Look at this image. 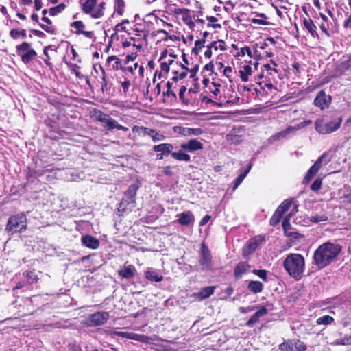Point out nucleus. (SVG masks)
Returning <instances> with one entry per match:
<instances>
[{
  "instance_id": "obj_1",
  "label": "nucleus",
  "mask_w": 351,
  "mask_h": 351,
  "mask_svg": "<svg viewBox=\"0 0 351 351\" xmlns=\"http://www.w3.org/2000/svg\"><path fill=\"white\" fill-rule=\"evenodd\" d=\"M341 252V246L331 242L319 245L313 254V264L322 269L335 261Z\"/></svg>"
},
{
  "instance_id": "obj_2",
  "label": "nucleus",
  "mask_w": 351,
  "mask_h": 351,
  "mask_svg": "<svg viewBox=\"0 0 351 351\" xmlns=\"http://www.w3.org/2000/svg\"><path fill=\"white\" fill-rule=\"evenodd\" d=\"M283 266L290 276L299 280L304 271V258L300 254H289L284 260Z\"/></svg>"
},
{
  "instance_id": "obj_3",
  "label": "nucleus",
  "mask_w": 351,
  "mask_h": 351,
  "mask_svg": "<svg viewBox=\"0 0 351 351\" xmlns=\"http://www.w3.org/2000/svg\"><path fill=\"white\" fill-rule=\"evenodd\" d=\"M81 3L82 10L84 13L89 14L93 19H100L104 14L106 3L104 1L98 2L97 0H85Z\"/></svg>"
},
{
  "instance_id": "obj_4",
  "label": "nucleus",
  "mask_w": 351,
  "mask_h": 351,
  "mask_svg": "<svg viewBox=\"0 0 351 351\" xmlns=\"http://www.w3.org/2000/svg\"><path fill=\"white\" fill-rule=\"evenodd\" d=\"M342 123L341 117H336L330 121L317 119L315 122V130L321 134H328L336 132Z\"/></svg>"
},
{
  "instance_id": "obj_5",
  "label": "nucleus",
  "mask_w": 351,
  "mask_h": 351,
  "mask_svg": "<svg viewBox=\"0 0 351 351\" xmlns=\"http://www.w3.org/2000/svg\"><path fill=\"white\" fill-rule=\"evenodd\" d=\"M138 186L134 184L130 185L125 192L123 198L119 204L118 211L121 213L131 210L135 206V197Z\"/></svg>"
},
{
  "instance_id": "obj_6",
  "label": "nucleus",
  "mask_w": 351,
  "mask_h": 351,
  "mask_svg": "<svg viewBox=\"0 0 351 351\" xmlns=\"http://www.w3.org/2000/svg\"><path fill=\"white\" fill-rule=\"evenodd\" d=\"M27 228V217L25 214L19 213L11 216L5 228V230L14 232H22Z\"/></svg>"
},
{
  "instance_id": "obj_7",
  "label": "nucleus",
  "mask_w": 351,
  "mask_h": 351,
  "mask_svg": "<svg viewBox=\"0 0 351 351\" xmlns=\"http://www.w3.org/2000/svg\"><path fill=\"white\" fill-rule=\"evenodd\" d=\"M16 53L25 64L32 62L37 55L35 50L31 48L30 45L27 42H23L16 46Z\"/></svg>"
},
{
  "instance_id": "obj_8",
  "label": "nucleus",
  "mask_w": 351,
  "mask_h": 351,
  "mask_svg": "<svg viewBox=\"0 0 351 351\" xmlns=\"http://www.w3.org/2000/svg\"><path fill=\"white\" fill-rule=\"evenodd\" d=\"M279 349L282 351H304L306 346L300 339H292L280 343Z\"/></svg>"
},
{
  "instance_id": "obj_9",
  "label": "nucleus",
  "mask_w": 351,
  "mask_h": 351,
  "mask_svg": "<svg viewBox=\"0 0 351 351\" xmlns=\"http://www.w3.org/2000/svg\"><path fill=\"white\" fill-rule=\"evenodd\" d=\"M199 263L203 269H210L212 267L211 252L208 246L202 243L199 252Z\"/></svg>"
},
{
  "instance_id": "obj_10",
  "label": "nucleus",
  "mask_w": 351,
  "mask_h": 351,
  "mask_svg": "<svg viewBox=\"0 0 351 351\" xmlns=\"http://www.w3.org/2000/svg\"><path fill=\"white\" fill-rule=\"evenodd\" d=\"M305 125L306 124L304 123H301L295 126H289L285 130L279 132L271 136L268 141L270 143H272L276 141L287 138L291 134H294L296 131L304 128Z\"/></svg>"
},
{
  "instance_id": "obj_11",
  "label": "nucleus",
  "mask_w": 351,
  "mask_h": 351,
  "mask_svg": "<svg viewBox=\"0 0 351 351\" xmlns=\"http://www.w3.org/2000/svg\"><path fill=\"white\" fill-rule=\"evenodd\" d=\"M109 314L107 312H97L88 315L86 323L90 326H100L107 322Z\"/></svg>"
},
{
  "instance_id": "obj_12",
  "label": "nucleus",
  "mask_w": 351,
  "mask_h": 351,
  "mask_svg": "<svg viewBox=\"0 0 351 351\" xmlns=\"http://www.w3.org/2000/svg\"><path fill=\"white\" fill-rule=\"evenodd\" d=\"M326 154L324 153L322 155H321L317 160L315 161V162L311 166V167L308 171L306 175L305 176L303 183L307 184L310 182V180L316 175V173L319 171V170L321 169L323 160L326 157Z\"/></svg>"
},
{
  "instance_id": "obj_13",
  "label": "nucleus",
  "mask_w": 351,
  "mask_h": 351,
  "mask_svg": "<svg viewBox=\"0 0 351 351\" xmlns=\"http://www.w3.org/2000/svg\"><path fill=\"white\" fill-rule=\"evenodd\" d=\"M176 217L178 222L182 226H193L195 222V217L191 211L178 213Z\"/></svg>"
},
{
  "instance_id": "obj_14",
  "label": "nucleus",
  "mask_w": 351,
  "mask_h": 351,
  "mask_svg": "<svg viewBox=\"0 0 351 351\" xmlns=\"http://www.w3.org/2000/svg\"><path fill=\"white\" fill-rule=\"evenodd\" d=\"M331 98L330 96L326 95L325 92L321 90L317 95L314 104L316 106L319 107L321 109L327 108L330 103Z\"/></svg>"
},
{
  "instance_id": "obj_15",
  "label": "nucleus",
  "mask_w": 351,
  "mask_h": 351,
  "mask_svg": "<svg viewBox=\"0 0 351 351\" xmlns=\"http://www.w3.org/2000/svg\"><path fill=\"white\" fill-rule=\"evenodd\" d=\"M174 131L183 136H199L203 133L201 128H190L186 127L177 126L174 128Z\"/></svg>"
},
{
  "instance_id": "obj_16",
  "label": "nucleus",
  "mask_w": 351,
  "mask_h": 351,
  "mask_svg": "<svg viewBox=\"0 0 351 351\" xmlns=\"http://www.w3.org/2000/svg\"><path fill=\"white\" fill-rule=\"evenodd\" d=\"M180 147L184 151L191 152L202 149L203 144L197 139H191L188 142L181 144Z\"/></svg>"
},
{
  "instance_id": "obj_17",
  "label": "nucleus",
  "mask_w": 351,
  "mask_h": 351,
  "mask_svg": "<svg viewBox=\"0 0 351 351\" xmlns=\"http://www.w3.org/2000/svg\"><path fill=\"white\" fill-rule=\"evenodd\" d=\"M250 269V265L246 262H240L234 268V274L237 279L242 277Z\"/></svg>"
},
{
  "instance_id": "obj_18",
  "label": "nucleus",
  "mask_w": 351,
  "mask_h": 351,
  "mask_svg": "<svg viewBox=\"0 0 351 351\" xmlns=\"http://www.w3.org/2000/svg\"><path fill=\"white\" fill-rule=\"evenodd\" d=\"M82 243L86 247L91 249H97L99 245V240L90 235H85L82 237Z\"/></svg>"
},
{
  "instance_id": "obj_19",
  "label": "nucleus",
  "mask_w": 351,
  "mask_h": 351,
  "mask_svg": "<svg viewBox=\"0 0 351 351\" xmlns=\"http://www.w3.org/2000/svg\"><path fill=\"white\" fill-rule=\"evenodd\" d=\"M267 313V309L265 306H262L258 311H257L247 322L246 325L249 327H252L256 323H257L261 317Z\"/></svg>"
},
{
  "instance_id": "obj_20",
  "label": "nucleus",
  "mask_w": 351,
  "mask_h": 351,
  "mask_svg": "<svg viewBox=\"0 0 351 351\" xmlns=\"http://www.w3.org/2000/svg\"><path fill=\"white\" fill-rule=\"evenodd\" d=\"M153 149L155 152H160L165 156L173 153V146L170 143H162L160 145H154Z\"/></svg>"
},
{
  "instance_id": "obj_21",
  "label": "nucleus",
  "mask_w": 351,
  "mask_h": 351,
  "mask_svg": "<svg viewBox=\"0 0 351 351\" xmlns=\"http://www.w3.org/2000/svg\"><path fill=\"white\" fill-rule=\"evenodd\" d=\"M273 64L274 66H271L269 64H264L262 69V73L260 75V77H269V76H274V75L277 73L276 69L274 66H276V64L274 61H271Z\"/></svg>"
},
{
  "instance_id": "obj_22",
  "label": "nucleus",
  "mask_w": 351,
  "mask_h": 351,
  "mask_svg": "<svg viewBox=\"0 0 351 351\" xmlns=\"http://www.w3.org/2000/svg\"><path fill=\"white\" fill-rule=\"evenodd\" d=\"M135 267L133 265L124 266L118 271L119 276L123 278H130L134 276Z\"/></svg>"
},
{
  "instance_id": "obj_23",
  "label": "nucleus",
  "mask_w": 351,
  "mask_h": 351,
  "mask_svg": "<svg viewBox=\"0 0 351 351\" xmlns=\"http://www.w3.org/2000/svg\"><path fill=\"white\" fill-rule=\"evenodd\" d=\"M132 130L134 133H136L138 135L142 136H149L154 133V130L138 125H134L132 128Z\"/></svg>"
},
{
  "instance_id": "obj_24",
  "label": "nucleus",
  "mask_w": 351,
  "mask_h": 351,
  "mask_svg": "<svg viewBox=\"0 0 351 351\" xmlns=\"http://www.w3.org/2000/svg\"><path fill=\"white\" fill-rule=\"evenodd\" d=\"M180 66L182 67V71H173V75L171 77V80L173 82H178V81L184 79L187 75L188 68L186 67L183 64H180Z\"/></svg>"
},
{
  "instance_id": "obj_25",
  "label": "nucleus",
  "mask_w": 351,
  "mask_h": 351,
  "mask_svg": "<svg viewBox=\"0 0 351 351\" xmlns=\"http://www.w3.org/2000/svg\"><path fill=\"white\" fill-rule=\"evenodd\" d=\"M215 287L208 286L202 288L199 293H197V297L199 300H204L210 297L215 291Z\"/></svg>"
},
{
  "instance_id": "obj_26",
  "label": "nucleus",
  "mask_w": 351,
  "mask_h": 351,
  "mask_svg": "<svg viewBox=\"0 0 351 351\" xmlns=\"http://www.w3.org/2000/svg\"><path fill=\"white\" fill-rule=\"evenodd\" d=\"M106 65L110 69L117 70L121 66V60L115 56H109L107 59Z\"/></svg>"
},
{
  "instance_id": "obj_27",
  "label": "nucleus",
  "mask_w": 351,
  "mask_h": 351,
  "mask_svg": "<svg viewBox=\"0 0 351 351\" xmlns=\"http://www.w3.org/2000/svg\"><path fill=\"white\" fill-rule=\"evenodd\" d=\"M236 129L231 130L226 136L227 140L233 144H239L242 142L243 138L241 135H237Z\"/></svg>"
},
{
  "instance_id": "obj_28",
  "label": "nucleus",
  "mask_w": 351,
  "mask_h": 351,
  "mask_svg": "<svg viewBox=\"0 0 351 351\" xmlns=\"http://www.w3.org/2000/svg\"><path fill=\"white\" fill-rule=\"evenodd\" d=\"M10 36L14 40H16L20 38H25L27 37V32L24 29L14 28L10 30Z\"/></svg>"
},
{
  "instance_id": "obj_29",
  "label": "nucleus",
  "mask_w": 351,
  "mask_h": 351,
  "mask_svg": "<svg viewBox=\"0 0 351 351\" xmlns=\"http://www.w3.org/2000/svg\"><path fill=\"white\" fill-rule=\"evenodd\" d=\"M252 165L248 164L247 168L242 173L239 174V176L237 178V179L234 181V186L233 187V191H234L243 181L245 178L247 176L248 173L252 169Z\"/></svg>"
},
{
  "instance_id": "obj_30",
  "label": "nucleus",
  "mask_w": 351,
  "mask_h": 351,
  "mask_svg": "<svg viewBox=\"0 0 351 351\" xmlns=\"http://www.w3.org/2000/svg\"><path fill=\"white\" fill-rule=\"evenodd\" d=\"M247 289L253 293H258L263 291V285L259 281L252 280L249 282Z\"/></svg>"
},
{
  "instance_id": "obj_31",
  "label": "nucleus",
  "mask_w": 351,
  "mask_h": 351,
  "mask_svg": "<svg viewBox=\"0 0 351 351\" xmlns=\"http://www.w3.org/2000/svg\"><path fill=\"white\" fill-rule=\"evenodd\" d=\"M173 158L180 161L189 162L191 160V156L188 154L183 152L182 150L178 152H173L171 153Z\"/></svg>"
},
{
  "instance_id": "obj_32",
  "label": "nucleus",
  "mask_w": 351,
  "mask_h": 351,
  "mask_svg": "<svg viewBox=\"0 0 351 351\" xmlns=\"http://www.w3.org/2000/svg\"><path fill=\"white\" fill-rule=\"evenodd\" d=\"M42 21H44L45 23H46L47 25L40 24V27L49 34H56L55 28L51 25H49L51 24V23H52L51 21L46 16H43Z\"/></svg>"
},
{
  "instance_id": "obj_33",
  "label": "nucleus",
  "mask_w": 351,
  "mask_h": 351,
  "mask_svg": "<svg viewBox=\"0 0 351 351\" xmlns=\"http://www.w3.org/2000/svg\"><path fill=\"white\" fill-rule=\"evenodd\" d=\"M145 278L150 280L154 282H160L162 280V276L161 275H159L156 271L154 270H148L145 272Z\"/></svg>"
},
{
  "instance_id": "obj_34",
  "label": "nucleus",
  "mask_w": 351,
  "mask_h": 351,
  "mask_svg": "<svg viewBox=\"0 0 351 351\" xmlns=\"http://www.w3.org/2000/svg\"><path fill=\"white\" fill-rule=\"evenodd\" d=\"M292 213H290L288 216H287L284 220L282 221V228L285 232V234L287 236H292L293 232L290 231L291 230V224H290V218L291 217Z\"/></svg>"
},
{
  "instance_id": "obj_35",
  "label": "nucleus",
  "mask_w": 351,
  "mask_h": 351,
  "mask_svg": "<svg viewBox=\"0 0 351 351\" xmlns=\"http://www.w3.org/2000/svg\"><path fill=\"white\" fill-rule=\"evenodd\" d=\"M251 73L252 67L249 64L243 66V69L239 71L241 80L243 82H247Z\"/></svg>"
},
{
  "instance_id": "obj_36",
  "label": "nucleus",
  "mask_w": 351,
  "mask_h": 351,
  "mask_svg": "<svg viewBox=\"0 0 351 351\" xmlns=\"http://www.w3.org/2000/svg\"><path fill=\"white\" fill-rule=\"evenodd\" d=\"M101 123H104V127L107 130H112L115 129L117 121L115 119L111 118L109 115H108L105 120L103 121Z\"/></svg>"
},
{
  "instance_id": "obj_37",
  "label": "nucleus",
  "mask_w": 351,
  "mask_h": 351,
  "mask_svg": "<svg viewBox=\"0 0 351 351\" xmlns=\"http://www.w3.org/2000/svg\"><path fill=\"white\" fill-rule=\"evenodd\" d=\"M304 27L314 36L316 34V27L311 19H304L303 21Z\"/></svg>"
},
{
  "instance_id": "obj_38",
  "label": "nucleus",
  "mask_w": 351,
  "mask_h": 351,
  "mask_svg": "<svg viewBox=\"0 0 351 351\" xmlns=\"http://www.w3.org/2000/svg\"><path fill=\"white\" fill-rule=\"evenodd\" d=\"M291 201L289 199L285 200L277 208L276 211L280 215H283L286 211L289 210L291 206Z\"/></svg>"
},
{
  "instance_id": "obj_39",
  "label": "nucleus",
  "mask_w": 351,
  "mask_h": 351,
  "mask_svg": "<svg viewBox=\"0 0 351 351\" xmlns=\"http://www.w3.org/2000/svg\"><path fill=\"white\" fill-rule=\"evenodd\" d=\"M333 322H334L333 317L330 315H324L322 317H319L316 320V323L318 325H324V326L329 325Z\"/></svg>"
},
{
  "instance_id": "obj_40",
  "label": "nucleus",
  "mask_w": 351,
  "mask_h": 351,
  "mask_svg": "<svg viewBox=\"0 0 351 351\" xmlns=\"http://www.w3.org/2000/svg\"><path fill=\"white\" fill-rule=\"evenodd\" d=\"M125 1L123 0H114V10L120 16L124 12Z\"/></svg>"
},
{
  "instance_id": "obj_41",
  "label": "nucleus",
  "mask_w": 351,
  "mask_h": 351,
  "mask_svg": "<svg viewBox=\"0 0 351 351\" xmlns=\"http://www.w3.org/2000/svg\"><path fill=\"white\" fill-rule=\"evenodd\" d=\"M334 345H351V335H346L343 337L337 339L332 343Z\"/></svg>"
},
{
  "instance_id": "obj_42",
  "label": "nucleus",
  "mask_w": 351,
  "mask_h": 351,
  "mask_svg": "<svg viewBox=\"0 0 351 351\" xmlns=\"http://www.w3.org/2000/svg\"><path fill=\"white\" fill-rule=\"evenodd\" d=\"M108 114L102 112L100 110H95L93 112L92 117L97 121L102 122L108 117Z\"/></svg>"
},
{
  "instance_id": "obj_43",
  "label": "nucleus",
  "mask_w": 351,
  "mask_h": 351,
  "mask_svg": "<svg viewBox=\"0 0 351 351\" xmlns=\"http://www.w3.org/2000/svg\"><path fill=\"white\" fill-rule=\"evenodd\" d=\"M65 8L66 5L64 3H60L56 7L51 8L49 11V14L51 16H56L62 12L65 9Z\"/></svg>"
},
{
  "instance_id": "obj_44",
  "label": "nucleus",
  "mask_w": 351,
  "mask_h": 351,
  "mask_svg": "<svg viewBox=\"0 0 351 351\" xmlns=\"http://www.w3.org/2000/svg\"><path fill=\"white\" fill-rule=\"evenodd\" d=\"M257 245L251 239L247 242L246 246L244 247V254H248L254 252L257 248Z\"/></svg>"
},
{
  "instance_id": "obj_45",
  "label": "nucleus",
  "mask_w": 351,
  "mask_h": 351,
  "mask_svg": "<svg viewBox=\"0 0 351 351\" xmlns=\"http://www.w3.org/2000/svg\"><path fill=\"white\" fill-rule=\"evenodd\" d=\"M71 27L75 29V33L77 34H80L83 31L85 25L81 21H74L71 24Z\"/></svg>"
},
{
  "instance_id": "obj_46",
  "label": "nucleus",
  "mask_w": 351,
  "mask_h": 351,
  "mask_svg": "<svg viewBox=\"0 0 351 351\" xmlns=\"http://www.w3.org/2000/svg\"><path fill=\"white\" fill-rule=\"evenodd\" d=\"M170 69V66L165 62H161L160 71L159 73L160 77H165Z\"/></svg>"
},
{
  "instance_id": "obj_47",
  "label": "nucleus",
  "mask_w": 351,
  "mask_h": 351,
  "mask_svg": "<svg viewBox=\"0 0 351 351\" xmlns=\"http://www.w3.org/2000/svg\"><path fill=\"white\" fill-rule=\"evenodd\" d=\"M210 46L215 51L220 49L221 51L226 50L225 43L222 40H218L211 43Z\"/></svg>"
},
{
  "instance_id": "obj_48",
  "label": "nucleus",
  "mask_w": 351,
  "mask_h": 351,
  "mask_svg": "<svg viewBox=\"0 0 351 351\" xmlns=\"http://www.w3.org/2000/svg\"><path fill=\"white\" fill-rule=\"evenodd\" d=\"M204 43H205L204 39L196 40L195 42V47H193L192 52L194 54L197 55L199 52L202 47L204 46Z\"/></svg>"
},
{
  "instance_id": "obj_49",
  "label": "nucleus",
  "mask_w": 351,
  "mask_h": 351,
  "mask_svg": "<svg viewBox=\"0 0 351 351\" xmlns=\"http://www.w3.org/2000/svg\"><path fill=\"white\" fill-rule=\"evenodd\" d=\"M282 216V215H280L279 213H278L276 210L270 219L271 226H275L276 225H277L279 223Z\"/></svg>"
},
{
  "instance_id": "obj_50",
  "label": "nucleus",
  "mask_w": 351,
  "mask_h": 351,
  "mask_svg": "<svg viewBox=\"0 0 351 351\" xmlns=\"http://www.w3.org/2000/svg\"><path fill=\"white\" fill-rule=\"evenodd\" d=\"M328 217L325 215H315L310 218V221L314 223L326 221Z\"/></svg>"
},
{
  "instance_id": "obj_51",
  "label": "nucleus",
  "mask_w": 351,
  "mask_h": 351,
  "mask_svg": "<svg viewBox=\"0 0 351 351\" xmlns=\"http://www.w3.org/2000/svg\"><path fill=\"white\" fill-rule=\"evenodd\" d=\"M322 184V179H316L311 186V189L313 191H317L321 189Z\"/></svg>"
},
{
  "instance_id": "obj_52",
  "label": "nucleus",
  "mask_w": 351,
  "mask_h": 351,
  "mask_svg": "<svg viewBox=\"0 0 351 351\" xmlns=\"http://www.w3.org/2000/svg\"><path fill=\"white\" fill-rule=\"evenodd\" d=\"M253 273L258 276L260 278L263 280L264 281H267V274L265 270H253Z\"/></svg>"
},
{
  "instance_id": "obj_53",
  "label": "nucleus",
  "mask_w": 351,
  "mask_h": 351,
  "mask_svg": "<svg viewBox=\"0 0 351 351\" xmlns=\"http://www.w3.org/2000/svg\"><path fill=\"white\" fill-rule=\"evenodd\" d=\"M157 34H164V37L162 38V40H165V41H167L168 40H173L174 38L176 36H169V34L167 33V32L166 30H164V29H158L157 30Z\"/></svg>"
},
{
  "instance_id": "obj_54",
  "label": "nucleus",
  "mask_w": 351,
  "mask_h": 351,
  "mask_svg": "<svg viewBox=\"0 0 351 351\" xmlns=\"http://www.w3.org/2000/svg\"><path fill=\"white\" fill-rule=\"evenodd\" d=\"M154 142L161 141L165 139V136L162 134L158 133L154 130V133L150 135Z\"/></svg>"
},
{
  "instance_id": "obj_55",
  "label": "nucleus",
  "mask_w": 351,
  "mask_h": 351,
  "mask_svg": "<svg viewBox=\"0 0 351 351\" xmlns=\"http://www.w3.org/2000/svg\"><path fill=\"white\" fill-rule=\"evenodd\" d=\"M27 276L29 283H34L38 280V277L34 272H28Z\"/></svg>"
},
{
  "instance_id": "obj_56",
  "label": "nucleus",
  "mask_w": 351,
  "mask_h": 351,
  "mask_svg": "<svg viewBox=\"0 0 351 351\" xmlns=\"http://www.w3.org/2000/svg\"><path fill=\"white\" fill-rule=\"evenodd\" d=\"M130 86V82L128 80H125L121 82V87L124 93H126Z\"/></svg>"
},
{
  "instance_id": "obj_57",
  "label": "nucleus",
  "mask_w": 351,
  "mask_h": 351,
  "mask_svg": "<svg viewBox=\"0 0 351 351\" xmlns=\"http://www.w3.org/2000/svg\"><path fill=\"white\" fill-rule=\"evenodd\" d=\"M70 67L73 73H75V75L79 78L82 77L81 73L78 71L79 66L75 64H71Z\"/></svg>"
},
{
  "instance_id": "obj_58",
  "label": "nucleus",
  "mask_w": 351,
  "mask_h": 351,
  "mask_svg": "<svg viewBox=\"0 0 351 351\" xmlns=\"http://www.w3.org/2000/svg\"><path fill=\"white\" fill-rule=\"evenodd\" d=\"M223 75L228 78H230L232 73V69L230 66H226L223 71Z\"/></svg>"
},
{
  "instance_id": "obj_59",
  "label": "nucleus",
  "mask_w": 351,
  "mask_h": 351,
  "mask_svg": "<svg viewBox=\"0 0 351 351\" xmlns=\"http://www.w3.org/2000/svg\"><path fill=\"white\" fill-rule=\"evenodd\" d=\"M264 239H264V237H262V236H258V237H254V238L252 239L251 240H252V241H254V243H255L257 246H258V245H259L260 243H261L264 241Z\"/></svg>"
},
{
  "instance_id": "obj_60",
  "label": "nucleus",
  "mask_w": 351,
  "mask_h": 351,
  "mask_svg": "<svg viewBox=\"0 0 351 351\" xmlns=\"http://www.w3.org/2000/svg\"><path fill=\"white\" fill-rule=\"evenodd\" d=\"M210 215H206L204 216L199 222V226H203L206 225L210 220Z\"/></svg>"
},
{
  "instance_id": "obj_61",
  "label": "nucleus",
  "mask_w": 351,
  "mask_h": 351,
  "mask_svg": "<svg viewBox=\"0 0 351 351\" xmlns=\"http://www.w3.org/2000/svg\"><path fill=\"white\" fill-rule=\"evenodd\" d=\"M213 84L215 86V89L213 90V93L217 96L219 93L221 86L219 84H217L215 82H213Z\"/></svg>"
},
{
  "instance_id": "obj_62",
  "label": "nucleus",
  "mask_w": 351,
  "mask_h": 351,
  "mask_svg": "<svg viewBox=\"0 0 351 351\" xmlns=\"http://www.w3.org/2000/svg\"><path fill=\"white\" fill-rule=\"evenodd\" d=\"M212 47L211 46H208L207 49L204 52V57L206 58H210L212 56Z\"/></svg>"
},
{
  "instance_id": "obj_63",
  "label": "nucleus",
  "mask_w": 351,
  "mask_h": 351,
  "mask_svg": "<svg viewBox=\"0 0 351 351\" xmlns=\"http://www.w3.org/2000/svg\"><path fill=\"white\" fill-rule=\"evenodd\" d=\"M343 26L346 28L351 29V14L344 21Z\"/></svg>"
},
{
  "instance_id": "obj_64",
  "label": "nucleus",
  "mask_w": 351,
  "mask_h": 351,
  "mask_svg": "<svg viewBox=\"0 0 351 351\" xmlns=\"http://www.w3.org/2000/svg\"><path fill=\"white\" fill-rule=\"evenodd\" d=\"M42 0H34V8L36 10H40L42 8Z\"/></svg>"
}]
</instances>
